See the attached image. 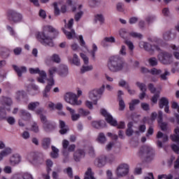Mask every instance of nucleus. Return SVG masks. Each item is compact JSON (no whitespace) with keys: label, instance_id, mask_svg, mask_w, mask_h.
<instances>
[{"label":"nucleus","instance_id":"obj_26","mask_svg":"<svg viewBox=\"0 0 179 179\" xmlns=\"http://www.w3.org/2000/svg\"><path fill=\"white\" fill-rule=\"evenodd\" d=\"M132 127H134V123L132 122H130L127 124V129L126 130L127 136L129 137L134 135V129H132Z\"/></svg>","mask_w":179,"mask_h":179},{"label":"nucleus","instance_id":"obj_40","mask_svg":"<svg viewBox=\"0 0 179 179\" xmlns=\"http://www.w3.org/2000/svg\"><path fill=\"white\" fill-rule=\"evenodd\" d=\"M97 20L101 23H104V17H103V15L98 14L95 15V18H94L95 23H97Z\"/></svg>","mask_w":179,"mask_h":179},{"label":"nucleus","instance_id":"obj_20","mask_svg":"<svg viewBox=\"0 0 179 179\" xmlns=\"http://www.w3.org/2000/svg\"><path fill=\"white\" fill-rule=\"evenodd\" d=\"M140 153L141 155H153V150L148 145H144L141 148Z\"/></svg>","mask_w":179,"mask_h":179},{"label":"nucleus","instance_id":"obj_34","mask_svg":"<svg viewBox=\"0 0 179 179\" xmlns=\"http://www.w3.org/2000/svg\"><path fill=\"white\" fill-rule=\"evenodd\" d=\"M136 86H138V87H139L140 90H141V92H146V90H148V88H146V85L140 82H137L136 83Z\"/></svg>","mask_w":179,"mask_h":179},{"label":"nucleus","instance_id":"obj_51","mask_svg":"<svg viewBox=\"0 0 179 179\" xmlns=\"http://www.w3.org/2000/svg\"><path fill=\"white\" fill-rule=\"evenodd\" d=\"M141 107L144 111H149L150 110V106L147 103H141Z\"/></svg>","mask_w":179,"mask_h":179},{"label":"nucleus","instance_id":"obj_6","mask_svg":"<svg viewBox=\"0 0 179 179\" xmlns=\"http://www.w3.org/2000/svg\"><path fill=\"white\" fill-rule=\"evenodd\" d=\"M64 100L72 106H80L82 104V101H78V96L72 92L66 93Z\"/></svg>","mask_w":179,"mask_h":179},{"label":"nucleus","instance_id":"obj_5","mask_svg":"<svg viewBox=\"0 0 179 179\" xmlns=\"http://www.w3.org/2000/svg\"><path fill=\"white\" fill-rule=\"evenodd\" d=\"M106 86L103 85L100 88L93 90L90 92V100H92L94 101V104L96 106L97 104V101H99V99H100V96L103 93H104V89Z\"/></svg>","mask_w":179,"mask_h":179},{"label":"nucleus","instance_id":"obj_39","mask_svg":"<svg viewBox=\"0 0 179 179\" xmlns=\"http://www.w3.org/2000/svg\"><path fill=\"white\" fill-rule=\"evenodd\" d=\"M53 6L55 10V15L59 16V14L61 13V10H59V8H58V3L57 2L53 3Z\"/></svg>","mask_w":179,"mask_h":179},{"label":"nucleus","instance_id":"obj_62","mask_svg":"<svg viewBox=\"0 0 179 179\" xmlns=\"http://www.w3.org/2000/svg\"><path fill=\"white\" fill-rule=\"evenodd\" d=\"M66 173L70 178H73V172L72 171V168L68 167L66 169Z\"/></svg>","mask_w":179,"mask_h":179},{"label":"nucleus","instance_id":"obj_30","mask_svg":"<svg viewBox=\"0 0 179 179\" xmlns=\"http://www.w3.org/2000/svg\"><path fill=\"white\" fill-rule=\"evenodd\" d=\"M64 33L66 36L67 38H69V40H71V38H73V37H76V34L73 29H71V31L64 30Z\"/></svg>","mask_w":179,"mask_h":179},{"label":"nucleus","instance_id":"obj_60","mask_svg":"<svg viewBox=\"0 0 179 179\" xmlns=\"http://www.w3.org/2000/svg\"><path fill=\"white\" fill-rule=\"evenodd\" d=\"M116 8L118 12H124V3H118L117 4Z\"/></svg>","mask_w":179,"mask_h":179},{"label":"nucleus","instance_id":"obj_38","mask_svg":"<svg viewBox=\"0 0 179 179\" xmlns=\"http://www.w3.org/2000/svg\"><path fill=\"white\" fill-rule=\"evenodd\" d=\"M159 97H160V92H157L155 94H154L152 96V97L151 98V101L154 104H157V100L159 99Z\"/></svg>","mask_w":179,"mask_h":179},{"label":"nucleus","instance_id":"obj_54","mask_svg":"<svg viewBox=\"0 0 179 179\" xmlns=\"http://www.w3.org/2000/svg\"><path fill=\"white\" fill-rule=\"evenodd\" d=\"M92 69H93V66H83L81 69V73H85V72L92 71Z\"/></svg>","mask_w":179,"mask_h":179},{"label":"nucleus","instance_id":"obj_9","mask_svg":"<svg viewBox=\"0 0 179 179\" xmlns=\"http://www.w3.org/2000/svg\"><path fill=\"white\" fill-rule=\"evenodd\" d=\"M8 17L10 22H13L14 23H17L18 22H21L22 19V14L15 10L8 11Z\"/></svg>","mask_w":179,"mask_h":179},{"label":"nucleus","instance_id":"obj_28","mask_svg":"<svg viewBox=\"0 0 179 179\" xmlns=\"http://www.w3.org/2000/svg\"><path fill=\"white\" fill-rule=\"evenodd\" d=\"M84 179H96L94 178V173L92 171V168H88L85 172V176Z\"/></svg>","mask_w":179,"mask_h":179},{"label":"nucleus","instance_id":"obj_22","mask_svg":"<svg viewBox=\"0 0 179 179\" xmlns=\"http://www.w3.org/2000/svg\"><path fill=\"white\" fill-rule=\"evenodd\" d=\"M62 146H63V155L64 157H68L69 156V152L66 151L68 149V146H69V141L67 140H63L62 141Z\"/></svg>","mask_w":179,"mask_h":179},{"label":"nucleus","instance_id":"obj_24","mask_svg":"<svg viewBox=\"0 0 179 179\" xmlns=\"http://www.w3.org/2000/svg\"><path fill=\"white\" fill-rule=\"evenodd\" d=\"M26 96H27V94H26V92H24V90L17 91L15 93V99L18 101H20V100H22V99H24Z\"/></svg>","mask_w":179,"mask_h":179},{"label":"nucleus","instance_id":"obj_7","mask_svg":"<svg viewBox=\"0 0 179 179\" xmlns=\"http://www.w3.org/2000/svg\"><path fill=\"white\" fill-rule=\"evenodd\" d=\"M140 47H143L144 50H145V51H148L151 55H153V54H155V50H157V51H162V49H160V47H159V45H152L150 43L147 42L140 43Z\"/></svg>","mask_w":179,"mask_h":179},{"label":"nucleus","instance_id":"obj_50","mask_svg":"<svg viewBox=\"0 0 179 179\" xmlns=\"http://www.w3.org/2000/svg\"><path fill=\"white\" fill-rule=\"evenodd\" d=\"M162 70L160 69H157L156 68H153L152 69H151V71H150V73L152 75H162Z\"/></svg>","mask_w":179,"mask_h":179},{"label":"nucleus","instance_id":"obj_37","mask_svg":"<svg viewBox=\"0 0 179 179\" xmlns=\"http://www.w3.org/2000/svg\"><path fill=\"white\" fill-rule=\"evenodd\" d=\"M155 20H156V16L155 15H148L145 17V22H148V24L153 23Z\"/></svg>","mask_w":179,"mask_h":179},{"label":"nucleus","instance_id":"obj_17","mask_svg":"<svg viewBox=\"0 0 179 179\" xmlns=\"http://www.w3.org/2000/svg\"><path fill=\"white\" fill-rule=\"evenodd\" d=\"M20 115L22 117V120H24L25 121H29L30 118H31V114L23 109L20 110Z\"/></svg>","mask_w":179,"mask_h":179},{"label":"nucleus","instance_id":"obj_33","mask_svg":"<svg viewBox=\"0 0 179 179\" xmlns=\"http://www.w3.org/2000/svg\"><path fill=\"white\" fill-rule=\"evenodd\" d=\"M129 36H131V37H133V38H138V40H141V38H143V35H142V34L135 31L131 32L129 34Z\"/></svg>","mask_w":179,"mask_h":179},{"label":"nucleus","instance_id":"obj_19","mask_svg":"<svg viewBox=\"0 0 179 179\" xmlns=\"http://www.w3.org/2000/svg\"><path fill=\"white\" fill-rule=\"evenodd\" d=\"M39 75V77L37 78V81L39 83H45V79H47V73L44 71H40L38 73Z\"/></svg>","mask_w":179,"mask_h":179},{"label":"nucleus","instance_id":"obj_45","mask_svg":"<svg viewBox=\"0 0 179 179\" xmlns=\"http://www.w3.org/2000/svg\"><path fill=\"white\" fill-rule=\"evenodd\" d=\"M1 155H3V157L10 155L12 153V149L7 148L5 150H2L1 152Z\"/></svg>","mask_w":179,"mask_h":179},{"label":"nucleus","instance_id":"obj_47","mask_svg":"<svg viewBox=\"0 0 179 179\" xmlns=\"http://www.w3.org/2000/svg\"><path fill=\"white\" fill-rule=\"evenodd\" d=\"M52 61H53V62H55L56 64H59V62H61V58L59 57V55L54 54L52 56Z\"/></svg>","mask_w":179,"mask_h":179},{"label":"nucleus","instance_id":"obj_48","mask_svg":"<svg viewBox=\"0 0 179 179\" xmlns=\"http://www.w3.org/2000/svg\"><path fill=\"white\" fill-rule=\"evenodd\" d=\"M82 16H83V11L80 10L75 15L74 20H76V22H79Z\"/></svg>","mask_w":179,"mask_h":179},{"label":"nucleus","instance_id":"obj_10","mask_svg":"<svg viewBox=\"0 0 179 179\" xmlns=\"http://www.w3.org/2000/svg\"><path fill=\"white\" fill-rule=\"evenodd\" d=\"M101 114L106 117V121L108 122V124H110V125H112V127H117V120H115L111 115L108 114L106 109H101Z\"/></svg>","mask_w":179,"mask_h":179},{"label":"nucleus","instance_id":"obj_23","mask_svg":"<svg viewBox=\"0 0 179 179\" xmlns=\"http://www.w3.org/2000/svg\"><path fill=\"white\" fill-rule=\"evenodd\" d=\"M1 104L3 106H7V107H10L13 104L12 99L6 96H3L1 100Z\"/></svg>","mask_w":179,"mask_h":179},{"label":"nucleus","instance_id":"obj_56","mask_svg":"<svg viewBox=\"0 0 179 179\" xmlns=\"http://www.w3.org/2000/svg\"><path fill=\"white\" fill-rule=\"evenodd\" d=\"M78 112L81 115H83V116L89 115V114H90V111L87 110H84L83 108H80L78 110Z\"/></svg>","mask_w":179,"mask_h":179},{"label":"nucleus","instance_id":"obj_63","mask_svg":"<svg viewBox=\"0 0 179 179\" xmlns=\"http://www.w3.org/2000/svg\"><path fill=\"white\" fill-rule=\"evenodd\" d=\"M1 55L2 58H4L5 59L9 57V50H5L4 51H2L1 52Z\"/></svg>","mask_w":179,"mask_h":179},{"label":"nucleus","instance_id":"obj_58","mask_svg":"<svg viewBox=\"0 0 179 179\" xmlns=\"http://www.w3.org/2000/svg\"><path fill=\"white\" fill-rule=\"evenodd\" d=\"M138 20H139V18H138V17H131L129 20V23L130 24H135V23L138 22Z\"/></svg>","mask_w":179,"mask_h":179},{"label":"nucleus","instance_id":"obj_1","mask_svg":"<svg viewBox=\"0 0 179 179\" xmlns=\"http://www.w3.org/2000/svg\"><path fill=\"white\" fill-rule=\"evenodd\" d=\"M55 36H58V31L50 25L43 27V31L38 32L37 38L43 45L54 47L52 39L55 38Z\"/></svg>","mask_w":179,"mask_h":179},{"label":"nucleus","instance_id":"obj_42","mask_svg":"<svg viewBox=\"0 0 179 179\" xmlns=\"http://www.w3.org/2000/svg\"><path fill=\"white\" fill-rule=\"evenodd\" d=\"M98 142L99 143H104L106 142V136H104V134L100 133L98 138H97Z\"/></svg>","mask_w":179,"mask_h":179},{"label":"nucleus","instance_id":"obj_4","mask_svg":"<svg viewBox=\"0 0 179 179\" xmlns=\"http://www.w3.org/2000/svg\"><path fill=\"white\" fill-rule=\"evenodd\" d=\"M157 58L163 65H171L173 64V55L169 52L163 51L159 52Z\"/></svg>","mask_w":179,"mask_h":179},{"label":"nucleus","instance_id":"obj_3","mask_svg":"<svg viewBox=\"0 0 179 179\" xmlns=\"http://www.w3.org/2000/svg\"><path fill=\"white\" fill-rule=\"evenodd\" d=\"M41 122L42 123L43 129L46 134H50V132H53L57 129L55 122L48 120L45 115H41Z\"/></svg>","mask_w":179,"mask_h":179},{"label":"nucleus","instance_id":"obj_18","mask_svg":"<svg viewBox=\"0 0 179 179\" xmlns=\"http://www.w3.org/2000/svg\"><path fill=\"white\" fill-rule=\"evenodd\" d=\"M92 125L94 128L100 129V128H104L106 127V122L104 120L93 121Z\"/></svg>","mask_w":179,"mask_h":179},{"label":"nucleus","instance_id":"obj_61","mask_svg":"<svg viewBox=\"0 0 179 179\" xmlns=\"http://www.w3.org/2000/svg\"><path fill=\"white\" fill-rule=\"evenodd\" d=\"M124 43L126 45H127V46L129 47V49L132 51L134 48V43H132V42H131V41H124Z\"/></svg>","mask_w":179,"mask_h":179},{"label":"nucleus","instance_id":"obj_49","mask_svg":"<svg viewBox=\"0 0 179 179\" xmlns=\"http://www.w3.org/2000/svg\"><path fill=\"white\" fill-rule=\"evenodd\" d=\"M57 67H51L48 71L49 78H54V73H55V72H57Z\"/></svg>","mask_w":179,"mask_h":179},{"label":"nucleus","instance_id":"obj_64","mask_svg":"<svg viewBox=\"0 0 179 179\" xmlns=\"http://www.w3.org/2000/svg\"><path fill=\"white\" fill-rule=\"evenodd\" d=\"M171 148L173 150V152H175V153H177L178 155V153H179V146L178 145L173 144L171 145Z\"/></svg>","mask_w":179,"mask_h":179},{"label":"nucleus","instance_id":"obj_55","mask_svg":"<svg viewBox=\"0 0 179 179\" xmlns=\"http://www.w3.org/2000/svg\"><path fill=\"white\" fill-rule=\"evenodd\" d=\"M148 90H150V93H152V94L156 93V87H155V85H153V83H150L148 84Z\"/></svg>","mask_w":179,"mask_h":179},{"label":"nucleus","instance_id":"obj_21","mask_svg":"<svg viewBox=\"0 0 179 179\" xmlns=\"http://www.w3.org/2000/svg\"><path fill=\"white\" fill-rule=\"evenodd\" d=\"M169 103L170 102L169 101V99L163 96L159 99L158 102L159 107V108H164V107L169 106Z\"/></svg>","mask_w":179,"mask_h":179},{"label":"nucleus","instance_id":"obj_27","mask_svg":"<svg viewBox=\"0 0 179 179\" xmlns=\"http://www.w3.org/2000/svg\"><path fill=\"white\" fill-rule=\"evenodd\" d=\"M39 106H40V102L38 101L30 102L28 104L27 108L30 111H34L37 108V107H38Z\"/></svg>","mask_w":179,"mask_h":179},{"label":"nucleus","instance_id":"obj_44","mask_svg":"<svg viewBox=\"0 0 179 179\" xmlns=\"http://www.w3.org/2000/svg\"><path fill=\"white\" fill-rule=\"evenodd\" d=\"M148 62L151 66H156L158 64L156 57H151L149 59Z\"/></svg>","mask_w":179,"mask_h":179},{"label":"nucleus","instance_id":"obj_57","mask_svg":"<svg viewBox=\"0 0 179 179\" xmlns=\"http://www.w3.org/2000/svg\"><path fill=\"white\" fill-rule=\"evenodd\" d=\"M31 131H33L36 134H37V132L40 131L38 129V125H37V123L36 122L33 123V124L31 125Z\"/></svg>","mask_w":179,"mask_h":179},{"label":"nucleus","instance_id":"obj_41","mask_svg":"<svg viewBox=\"0 0 179 179\" xmlns=\"http://www.w3.org/2000/svg\"><path fill=\"white\" fill-rule=\"evenodd\" d=\"M158 124H159L160 128L162 131H167L168 129V124L166 122H158Z\"/></svg>","mask_w":179,"mask_h":179},{"label":"nucleus","instance_id":"obj_12","mask_svg":"<svg viewBox=\"0 0 179 179\" xmlns=\"http://www.w3.org/2000/svg\"><path fill=\"white\" fill-rule=\"evenodd\" d=\"M57 73L59 76H61V78H66L69 73L68 66L65 64H60L57 71Z\"/></svg>","mask_w":179,"mask_h":179},{"label":"nucleus","instance_id":"obj_2","mask_svg":"<svg viewBox=\"0 0 179 179\" xmlns=\"http://www.w3.org/2000/svg\"><path fill=\"white\" fill-rule=\"evenodd\" d=\"M127 65L124 59L118 55H113L109 57L108 60V68L110 72L115 73L121 72Z\"/></svg>","mask_w":179,"mask_h":179},{"label":"nucleus","instance_id":"obj_13","mask_svg":"<svg viewBox=\"0 0 179 179\" xmlns=\"http://www.w3.org/2000/svg\"><path fill=\"white\" fill-rule=\"evenodd\" d=\"M59 132L60 135H65L69 131V127H68V125H66L64 120H59Z\"/></svg>","mask_w":179,"mask_h":179},{"label":"nucleus","instance_id":"obj_8","mask_svg":"<svg viewBox=\"0 0 179 179\" xmlns=\"http://www.w3.org/2000/svg\"><path fill=\"white\" fill-rule=\"evenodd\" d=\"M128 173H129V165L127 164H120L116 169L117 177H125Z\"/></svg>","mask_w":179,"mask_h":179},{"label":"nucleus","instance_id":"obj_11","mask_svg":"<svg viewBox=\"0 0 179 179\" xmlns=\"http://www.w3.org/2000/svg\"><path fill=\"white\" fill-rule=\"evenodd\" d=\"M107 163V157L106 155H101L98 158H96L94 161V164L96 167L101 169V167H104L106 164Z\"/></svg>","mask_w":179,"mask_h":179},{"label":"nucleus","instance_id":"obj_52","mask_svg":"<svg viewBox=\"0 0 179 179\" xmlns=\"http://www.w3.org/2000/svg\"><path fill=\"white\" fill-rule=\"evenodd\" d=\"M66 3L68 5V6H71V10L72 12H76V7L73 5H72L73 1L72 0H66Z\"/></svg>","mask_w":179,"mask_h":179},{"label":"nucleus","instance_id":"obj_14","mask_svg":"<svg viewBox=\"0 0 179 179\" xmlns=\"http://www.w3.org/2000/svg\"><path fill=\"white\" fill-rule=\"evenodd\" d=\"M85 150H77L74 154H73V159L75 160V162H80L81 159H83V157H85Z\"/></svg>","mask_w":179,"mask_h":179},{"label":"nucleus","instance_id":"obj_53","mask_svg":"<svg viewBox=\"0 0 179 179\" xmlns=\"http://www.w3.org/2000/svg\"><path fill=\"white\" fill-rule=\"evenodd\" d=\"M164 38L166 41L171 39V31H168L164 34Z\"/></svg>","mask_w":179,"mask_h":179},{"label":"nucleus","instance_id":"obj_16","mask_svg":"<svg viewBox=\"0 0 179 179\" xmlns=\"http://www.w3.org/2000/svg\"><path fill=\"white\" fill-rule=\"evenodd\" d=\"M170 138L173 142H176V143H178L179 145V127H177L174 129V134H171L170 136Z\"/></svg>","mask_w":179,"mask_h":179},{"label":"nucleus","instance_id":"obj_25","mask_svg":"<svg viewBox=\"0 0 179 179\" xmlns=\"http://www.w3.org/2000/svg\"><path fill=\"white\" fill-rule=\"evenodd\" d=\"M11 166H16L20 163V157L19 155H13L10 159Z\"/></svg>","mask_w":179,"mask_h":179},{"label":"nucleus","instance_id":"obj_15","mask_svg":"<svg viewBox=\"0 0 179 179\" xmlns=\"http://www.w3.org/2000/svg\"><path fill=\"white\" fill-rule=\"evenodd\" d=\"M13 68L14 71H15V72L17 73V76L20 78L22 77V73L27 72V69L26 68V66L19 67L16 65H13Z\"/></svg>","mask_w":179,"mask_h":179},{"label":"nucleus","instance_id":"obj_46","mask_svg":"<svg viewBox=\"0 0 179 179\" xmlns=\"http://www.w3.org/2000/svg\"><path fill=\"white\" fill-rule=\"evenodd\" d=\"M125 110V102L123 99H119V111Z\"/></svg>","mask_w":179,"mask_h":179},{"label":"nucleus","instance_id":"obj_31","mask_svg":"<svg viewBox=\"0 0 179 179\" xmlns=\"http://www.w3.org/2000/svg\"><path fill=\"white\" fill-rule=\"evenodd\" d=\"M6 120V110L3 107H0V121Z\"/></svg>","mask_w":179,"mask_h":179},{"label":"nucleus","instance_id":"obj_32","mask_svg":"<svg viewBox=\"0 0 179 179\" xmlns=\"http://www.w3.org/2000/svg\"><path fill=\"white\" fill-rule=\"evenodd\" d=\"M120 36L122 37V38H124L125 41L128 40V32L127 31V29H122L120 30Z\"/></svg>","mask_w":179,"mask_h":179},{"label":"nucleus","instance_id":"obj_35","mask_svg":"<svg viewBox=\"0 0 179 179\" xmlns=\"http://www.w3.org/2000/svg\"><path fill=\"white\" fill-rule=\"evenodd\" d=\"M167 76H170V71H169L167 69H165L164 73L163 74H161L159 76V78H161L162 80H167Z\"/></svg>","mask_w":179,"mask_h":179},{"label":"nucleus","instance_id":"obj_43","mask_svg":"<svg viewBox=\"0 0 179 179\" xmlns=\"http://www.w3.org/2000/svg\"><path fill=\"white\" fill-rule=\"evenodd\" d=\"M73 64H74V65H76V66H80V60H79V58L78 57V55L76 54L73 55Z\"/></svg>","mask_w":179,"mask_h":179},{"label":"nucleus","instance_id":"obj_59","mask_svg":"<svg viewBox=\"0 0 179 179\" xmlns=\"http://www.w3.org/2000/svg\"><path fill=\"white\" fill-rule=\"evenodd\" d=\"M163 178H166V179H173V175L169 174V175H159L158 176V179H163Z\"/></svg>","mask_w":179,"mask_h":179},{"label":"nucleus","instance_id":"obj_29","mask_svg":"<svg viewBox=\"0 0 179 179\" xmlns=\"http://www.w3.org/2000/svg\"><path fill=\"white\" fill-rule=\"evenodd\" d=\"M50 145H51V138H44L42 141V146L43 149H48Z\"/></svg>","mask_w":179,"mask_h":179},{"label":"nucleus","instance_id":"obj_36","mask_svg":"<svg viewBox=\"0 0 179 179\" xmlns=\"http://www.w3.org/2000/svg\"><path fill=\"white\" fill-rule=\"evenodd\" d=\"M48 83L45 87L51 90L52 88V86H54V85H55V81L54 80V78H49L48 79Z\"/></svg>","mask_w":179,"mask_h":179}]
</instances>
